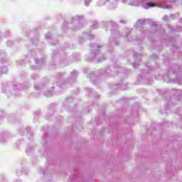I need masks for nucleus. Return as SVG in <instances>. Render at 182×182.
Masks as SVG:
<instances>
[{"mask_svg":"<svg viewBox=\"0 0 182 182\" xmlns=\"http://www.w3.org/2000/svg\"><path fill=\"white\" fill-rule=\"evenodd\" d=\"M154 5H156V4H154V3H149L148 4V6H154Z\"/></svg>","mask_w":182,"mask_h":182,"instance_id":"obj_1","label":"nucleus"}]
</instances>
